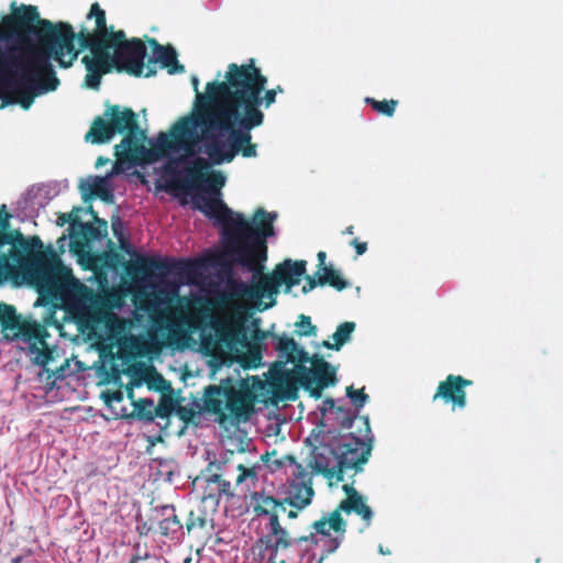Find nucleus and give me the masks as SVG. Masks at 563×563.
Instances as JSON below:
<instances>
[{
  "mask_svg": "<svg viewBox=\"0 0 563 563\" xmlns=\"http://www.w3.org/2000/svg\"><path fill=\"white\" fill-rule=\"evenodd\" d=\"M209 168L208 159L196 157L192 166L187 169L190 184H205V189L209 192L192 197V208L202 212L216 225H222L225 253L234 263L253 273L251 285L230 280L228 291L220 295L218 303L225 306L230 300L249 298L260 301V311L269 309L276 305V296L282 285L289 291L300 283L306 274L307 263L287 258L277 264L272 273L264 274V263L267 261L266 240L274 235L273 223L277 214L258 208L251 224L241 213H234L220 198L225 177L216 170L205 173Z\"/></svg>",
  "mask_w": 563,
  "mask_h": 563,
  "instance_id": "nucleus-1",
  "label": "nucleus"
},
{
  "mask_svg": "<svg viewBox=\"0 0 563 563\" xmlns=\"http://www.w3.org/2000/svg\"><path fill=\"white\" fill-rule=\"evenodd\" d=\"M336 420L342 429L355 431L336 432L322 431L314 433V430L307 438L312 446L310 466L316 473L321 474L329 485L344 481V475L352 471L349 476L351 482L342 486L346 497L340 501L334 510L321 517L311 525L309 534L318 540L317 534L330 537L332 530L336 536L327 541V554H331L341 545L346 532V521L342 512H355L362 518L366 527L373 519V511L365 503L364 497L355 489L354 476L364 470L373 449V435L367 416H358L351 409L336 407Z\"/></svg>",
  "mask_w": 563,
  "mask_h": 563,
  "instance_id": "nucleus-2",
  "label": "nucleus"
},
{
  "mask_svg": "<svg viewBox=\"0 0 563 563\" xmlns=\"http://www.w3.org/2000/svg\"><path fill=\"white\" fill-rule=\"evenodd\" d=\"M267 81L251 58L246 64H229L224 80L209 84L203 115L228 134L227 142L208 144L207 155L213 165L231 163L238 154L246 158L257 155L251 132L264 123L261 107L269 108L277 97L276 90L266 89Z\"/></svg>",
  "mask_w": 563,
  "mask_h": 563,
  "instance_id": "nucleus-3",
  "label": "nucleus"
},
{
  "mask_svg": "<svg viewBox=\"0 0 563 563\" xmlns=\"http://www.w3.org/2000/svg\"><path fill=\"white\" fill-rule=\"evenodd\" d=\"M11 218L3 205L0 209V280L12 274L16 266H24L32 260L40 292L60 299L79 324L92 325L119 306L114 292H97L86 286L53 251L47 257L42 252L40 236L25 238L19 229H11Z\"/></svg>",
  "mask_w": 563,
  "mask_h": 563,
  "instance_id": "nucleus-4",
  "label": "nucleus"
},
{
  "mask_svg": "<svg viewBox=\"0 0 563 563\" xmlns=\"http://www.w3.org/2000/svg\"><path fill=\"white\" fill-rule=\"evenodd\" d=\"M30 49L29 54H21V58L12 63L9 75L0 85V88L13 89V102L24 110L32 106L37 96L57 89L59 79L52 59L59 67L68 68L79 54L75 47V33L63 35L54 44Z\"/></svg>",
  "mask_w": 563,
  "mask_h": 563,
  "instance_id": "nucleus-5",
  "label": "nucleus"
},
{
  "mask_svg": "<svg viewBox=\"0 0 563 563\" xmlns=\"http://www.w3.org/2000/svg\"><path fill=\"white\" fill-rule=\"evenodd\" d=\"M12 12L2 16L0 25V54L4 56V65L11 66L21 54H29L30 47H44L56 43L65 34L75 33L68 22L54 23L42 19L34 5L21 4Z\"/></svg>",
  "mask_w": 563,
  "mask_h": 563,
  "instance_id": "nucleus-6",
  "label": "nucleus"
},
{
  "mask_svg": "<svg viewBox=\"0 0 563 563\" xmlns=\"http://www.w3.org/2000/svg\"><path fill=\"white\" fill-rule=\"evenodd\" d=\"M115 134H122L120 144L115 145L117 164L137 165L156 162L167 151L157 144L153 150L144 146L146 133L139 125L137 114L131 108L107 104L103 115L93 119L85 140L92 144L109 143Z\"/></svg>",
  "mask_w": 563,
  "mask_h": 563,
  "instance_id": "nucleus-7",
  "label": "nucleus"
},
{
  "mask_svg": "<svg viewBox=\"0 0 563 563\" xmlns=\"http://www.w3.org/2000/svg\"><path fill=\"white\" fill-rule=\"evenodd\" d=\"M250 499L254 515L258 518H268L265 532L255 543L262 563H287V552L295 544L318 545L319 540L313 534L292 538L290 532L282 526L279 515L286 512L284 499H277L264 492L252 493Z\"/></svg>",
  "mask_w": 563,
  "mask_h": 563,
  "instance_id": "nucleus-8",
  "label": "nucleus"
},
{
  "mask_svg": "<svg viewBox=\"0 0 563 563\" xmlns=\"http://www.w3.org/2000/svg\"><path fill=\"white\" fill-rule=\"evenodd\" d=\"M214 82H220L214 80ZM192 88L196 92L192 112L188 115L180 118L172 128L170 134L159 133L157 137V147L162 151H177L181 150L187 156H195L198 151V145L205 143V153L207 154L208 144L213 140H220L218 134L224 133L223 129L209 122L203 115V109L207 104L203 96L208 93L209 81L206 84L203 93L199 91V79L191 76Z\"/></svg>",
  "mask_w": 563,
  "mask_h": 563,
  "instance_id": "nucleus-9",
  "label": "nucleus"
},
{
  "mask_svg": "<svg viewBox=\"0 0 563 563\" xmlns=\"http://www.w3.org/2000/svg\"><path fill=\"white\" fill-rule=\"evenodd\" d=\"M256 395L246 382L239 386L233 378L221 379L205 389L203 402L208 412L217 416L220 426L245 422L254 411Z\"/></svg>",
  "mask_w": 563,
  "mask_h": 563,
  "instance_id": "nucleus-10",
  "label": "nucleus"
},
{
  "mask_svg": "<svg viewBox=\"0 0 563 563\" xmlns=\"http://www.w3.org/2000/svg\"><path fill=\"white\" fill-rule=\"evenodd\" d=\"M87 19H95L98 35L102 36L106 47L111 54L114 68L119 73H126L134 77L144 76L146 70V46L137 37L128 40L123 30L114 31L113 26H107L104 10L98 2L91 4Z\"/></svg>",
  "mask_w": 563,
  "mask_h": 563,
  "instance_id": "nucleus-11",
  "label": "nucleus"
},
{
  "mask_svg": "<svg viewBox=\"0 0 563 563\" xmlns=\"http://www.w3.org/2000/svg\"><path fill=\"white\" fill-rule=\"evenodd\" d=\"M0 327L4 340L22 339L29 343L27 354L33 363L46 366L53 360L45 341L48 336L46 328L35 321L22 319L14 306L0 303Z\"/></svg>",
  "mask_w": 563,
  "mask_h": 563,
  "instance_id": "nucleus-12",
  "label": "nucleus"
},
{
  "mask_svg": "<svg viewBox=\"0 0 563 563\" xmlns=\"http://www.w3.org/2000/svg\"><path fill=\"white\" fill-rule=\"evenodd\" d=\"M175 296L178 301V305L175 307L161 309V303L168 302L167 300L163 299L152 300L144 307V309L150 313V318L153 325L157 330L162 331L163 334L166 335L170 344L177 342L184 334L183 325H189V321L187 320L186 317L183 316V303L186 302V305L188 306L190 303V300L187 297H179L176 292Z\"/></svg>",
  "mask_w": 563,
  "mask_h": 563,
  "instance_id": "nucleus-13",
  "label": "nucleus"
},
{
  "mask_svg": "<svg viewBox=\"0 0 563 563\" xmlns=\"http://www.w3.org/2000/svg\"><path fill=\"white\" fill-rule=\"evenodd\" d=\"M280 464H288L292 468L290 472L291 479L286 497L284 498L285 505L296 508L297 510L305 509L311 504L314 495L311 473H309L302 464L297 462L294 455H285Z\"/></svg>",
  "mask_w": 563,
  "mask_h": 563,
  "instance_id": "nucleus-14",
  "label": "nucleus"
},
{
  "mask_svg": "<svg viewBox=\"0 0 563 563\" xmlns=\"http://www.w3.org/2000/svg\"><path fill=\"white\" fill-rule=\"evenodd\" d=\"M75 40L78 41L79 49H90L92 56H84L81 63L87 71H97L100 75L109 74L114 68L111 53L106 47L101 35H98L97 26L93 32L81 26L78 33H75Z\"/></svg>",
  "mask_w": 563,
  "mask_h": 563,
  "instance_id": "nucleus-15",
  "label": "nucleus"
},
{
  "mask_svg": "<svg viewBox=\"0 0 563 563\" xmlns=\"http://www.w3.org/2000/svg\"><path fill=\"white\" fill-rule=\"evenodd\" d=\"M312 367L310 369L301 367L298 376L300 386L309 391V395L319 399L322 390L336 382L335 369L321 355L314 354L308 361Z\"/></svg>",
  "mask_w": 563,
  "mask_h": 563,
  "instance_id": "nucleus-16",
  "label": "nucleus"
},
{
  "mask_svg": "<svg viewBox=\"0 0 563 563\" xmlns=\"http://www.w3.org/2000/svg\"><path fill=\"white\" fill-rule=\"evenodd\" d=\"M223 463L210 462L202 473L205 478V487L201 496V505L208 508L210 512H216L221 498L230 500L234 493L229 481L222 477L221 468Z\"/></svg>",
  "mask_w": 563,
  "mask_h": 563,
  "instance_id": "nucleus-17",
  "label": "nucleus"
},
{
  "mask_svg": "<svg viewBox=\"0 0 563 563\" xmlns=\"http://www.w3.org/2000/svg\"><path fill=\"white\" fill-rule=\"evenodd\" d=\"M196 269V264L190 261H170L168 258H157L153 256L140 257L129 268L131 275L148 277L157 273L159 276H167L172 273L190 276Z\"/></svg>",
  "mask_w": 563,
  "mask_h": 563,
  "instance_id": "nucleus-18",
  "label": "nucleus"
},
{
  "mask_svg": "<svg viewBox=\"0 0 563 563\" xmlns=\"http://www.w3.org/2000/svg\"><path fill=\"white\" fill-rule=\"evenodd\" d=\"M471 385H473L471 379L450 374L439 383L432 396V401L441 400L444 405H449L452 411L463 410L467 406L465 388Z\"/></svg>",
  "mask_w": 563,
  "mask_h": 563,
  "instance_id": "nucleus-19",
  "label": "nucleus"
},
{
  "mask_svg": "<svg viewBox=\"0 0 563 563\" xmlns=\"http://www.w3.org/2000/svg\"><path fill=\"white\" fill-rule=\"evenodd\" d=\"M153 47V56L146 62V70L144 77L148 78L156 74L157 64L166 68L170 75L183 73L185 67L178 62L177 53L172 46H163L156 40H150Z\"/></svg>",
  "mask_w": 563,
  "mask_h": 563,
  "instance_id": "nucleus-20",
  "label": "nucleus"
},
{
  "mask_svg": "<svg viewBox=\"0 0 563 563\" xmlns=\"http://www.w3.org/2000/svg\"><path fill=\"white\" fill-rule=\"evenodd\" d=\"M272 339L276 341L275 350L278 352V356L285 358L290 363H307L310 360L308 352L298 345L292 339L286 334H271Z\"/></svg>",
  "mask_w": 563,
  "mask_h": 563,
  "instance_id": "nucleus-21",
  "label": "nucleus"
},
{
  "mask_svg": "<svg viewBox=\"0 0 563 563\" xmlns=\"http://www.w3.org/2000/svg\"><path fill=\"white\" fill-rule=\"evenodd\" d=\"M79 188L85 198L87 196H95L106 202H111L113 199V195L108 188L107 179L103 177H96L92 181H82Z\"/></svg>",
  "mask_w": 563,
  "mask_h": 563,
  "instance_id": "nucleus-22",
  "label": "nucleus"
},
{
  "mask_svg": "<svg viewBox=\"0 0 563 563\" xmlns=\"http://www.w3.org/2000/svg\"><path fill=\"white\" fill-rule=\"evenodd\" d=\"M162 510L164 518L159 522L161 534L173 538L181 531L183 523L176 515L174 506H164Z\"/></svg>",
  "mask_w": 563,
  "mask_h": 563,
  "instance_id": "nucleus-23",
  "label": "nucleus"
},
{
  "mask_svg": "<svg viewBox=\"0 0 563 563\" xmlns=\"http://www.w3.org/2000/svg\"><path fill=\"white\" fill-rule=\"evenodd\" d=\"M216 335L220 342L225 343L230 346L236 343L242 332L241 322L228 321L223 323H217L214 327Z\"/></svg>",
  "mask_w": 563,
  "mask_h": 563,
  "instance_id": "nucleus-24",
  "label": "nucleus"
},
{
  "mask_svg": "<svg viewBox=\"0 0 563 563\" xmlns=\"http://www.w3.org/2000/svg\"><path fill=\"white\" fill-rule=\"evenodd\" d=\"M213 514L208 508L199 507L197 510H191L188 515L186 529L188 532L194 530H203L213 522Z\"/></svg>",
  "mask_w": 563,
  "mask_h": 563,
  "instance_id": "nucleus-25",
  "label": "nucleus"
},
{
  "mask_svg": "<svg viewBox=\"0 0 563 563\" xmlns=\"http://www.w3.org/2000/svg\"><path fill=\"white\" fill-rule=\"evenodd\" d=\"M88 210L93 216L97 223L95 224L90 222H79L82 235L87 241L100 240L101 238L107 235V221L99 219L97 217V213L93 211L92 207H89Z\"/></svg>",
  "mask_w": 563,
  "mask_h": 563,
  "instance_id": "nucleus-26",
  "label": "nucleus"
},
{
  "mask_svg": "<svg viewBox=\"0 0 563 563\" xmlns=\"http://www.w3.org/2000/svg\"><path fill=\"white\" fill-rule=\"evenodd\" d=\"M354 330L355 323L352 321H345L341 323L332 334L334 343L323 341L322 345L327 349L339 351L351 339Z\"/></svg>",
  "mask_w": 563,
  "mask_h": 563,
  "instance_id": "nucleus-27",
  "label": "nucleus"
},
{
  "mask_svg": "<svg viewBox=\"0 0 563 563\" xmlns=\"http://www.w3.org/2000/svg\"><path fill=\"white\" fill-rule=\"evenodd\" d=\"M323 274L319 275V286L329 285L341 291L349 286V283L342 278L340 273L331 265L322 269Z\"/></svg>",
  "mask_w": 563,
  "mask_h": 563,
  "instance_id": "nucleus-28",
  "label": "nucleus"
},
{
  "mask_svg": "<svg viewBox=\"0 0 563 563\" xmlns=\"http://www.w3.org/2000/svg\"><path fill=\"white\" fill-rule=\"evenodd\" d=\"M365 101L373 110L386 117H393L398 104V101L394 99L378 101L374 98H366Z\"/></svg>",
  "mask_w": 563,
  "mask_h": 563,
  "instance_id": "nucleus-29",
  "label": "nucleus"
},
{
  "mask_svg": "<svg viewBox=\"0 0 563 563\" xmlns=\"http://www.w3.org/2000/svg\"><path fill=\"white\" fill-rule=\"evenodd\" d=\"M129 563H167V561L163 556L151 553L147 550L142 551L140 545H137Z\"/></svg>",
  "mask_w": 563,
  "mask_h": 563,
  "instance_id": "nucleus-30",
  "label": "nucleus"
},
{
  "mask_svg": "<svg viewBox=\"0 0 563 563\" xmlns=\"http://www.w3.org/2000/svg\"><path fill=\"white\" fill-rule=\"evenodd\" d=\"M295 327L296 334L299 336H314L317 334V327L312 324L309 316L300 314Z\"/></svg>",
  "mask_w": 563,
  "mask_h": 563,
  "instance_id": "nucleus-31",
  "label": "nucleus"
},
{
  "mask_svg": "<svg viewBox=\"0 0 563 563\" xmlns=\"http://www.w3.org/2000/svg\"><path fill=\"white\" fill-rule=\"evenodd\" d=\"M346 396L351 399L352 404L360 410L368 401V395L365 394L364 388L354 389L353 386L346 387Z\"/></svg>",
  "mask_w": 563,
  "mask_h": 563,
  "instance_id": "nucleus-32",
  "label": "nucleus"
},
{
  "mask_svg": "<svg viewBox=\"0 0 563 563\" xmlns=\"http://www.w3.org/2000/svg\"><path fill=\"white\" fill-rule=\"evenodd\" d=\"M136 415L140 419L146 421H153V401L150 399H140L139 402L135 404Z\"/></svg>",
  "mask_w": 563,
  "mask_h": 563,
  "instance_id": "nucleus-33",
  "label": "nucleus"
},
{
  "mask_svg": "<svg viewBox=\"0 0 563 563\" xmlns=\"http://www.w3.org/2000/svg\"><path fill=\"white\" fill-rule=\"evenodd\" d=\"M176 412L179 419L185 422V424L192 422L197 416V411L190 406H178Z\"/></svg>",
  "mask_w": 563,
  "mask_h": 563,
  "instance_id": "nucleus-34",
  "label": "nucleus"
},
{
  "mask_svg": "<svg viewBox=\"0 0 563 563\" xmlns=\"http://www.w3.org/2000/svg\"><path fill=\"white\" fill-rule=\"evenodd\" d=\"M103 75L98 74L97 71H87L85 77V85L90 88L98 90L101 84V78Z\"/></svg>",
  "mask_w": 563,
  "mask_h": 563,
  "instance_id": "nucleus-35",
  "label": "nucleus"
},
{
  "mask_svg": "<svg viewBox=\"0 0 563 563\" xmlns=\"http://www.w3.org/2000/svg\"><path fill=\"white\" fill-rule=\"evenodd\" d=\"M236 468L240 472V474L238 475V477L235 479L236 485L242 484L249 477L256 478V472L254 468L245 467L243 464H239Z\"/></svg>",
  "mask_w": 563,
  "mask_h": 563,
  "instance_id": "nucleus-36",
  "label": "nucleus"
},
{
  "mask_svg": "<svg viewBox=\"0 0 563 563\" xmlns=\"http://www.w3.org/2000/svg\"><path fill=\"white\" fill-rule=\"evenodd\" d=\"M102 398L108 406H111L113 402H121L123 394L120 390H107L102 393Z\"/></svg>",
  "mask_w": 563,
  "mask_h": 563,
  "instance_id": "nucleus-37",
  "label": "nucleus"
},
{
  "mask_svg": "<svg viewBox=\"0 0 563 563\" xmlns=\"http://www.w3.org/2000/svg\"><path fill=\"white\" fill-rule=\"evenodd\" d=\"M172 413V408L166 405H158L157 407L153 406V415L155 418H161L164 420H168L169 416Z\"/></svg>",
  "mask_w": 563,
  "mask_h": 563,
  "instance_id": "nucleus-38",
  "label": "nucleus"
},
{
  "mask_svg": "<svg viewBox=\"0 0 563 563\" xmlns=\"http://www.w3.org/2000/svg\"><path fill=\"white\" fill-rule=\"evenodd\" d=\"M67 222H70L71 224H76L77 222L79 223L80 221H79L78 217L73 216V213H60L57 219V224L62 227Z\"/></svg>",
  "mask_w": 563,
  "mask_h": 563,
  "instance_id": "nucleus-39",
  "label": "nucleus"
},
{
  "mask_svg": "<svg viewBox=\"0 0 563 563\" xmlns=\"http://www.w3.org/2000/svg\"><path fill=\"white\" fill-rule=\"evenodd\" d=\"M168 188L173 190H184L189 186V181L187 179L180 180V179H172L168 181Z\"/></svg>",
  "mask_w": 563,
  "mask_h": 563,
  "instance_id": "nucleus-40",
  "label": "nucleus"
},
{
  "mask_svg": "<svg viewBox=\"0 0 563 563\" xmlns=\"http://www.w3.org/2000/svg\"><path fill=\"white\" fill-rule=\"evenodd\" d=\"M112 230H113L114 235L119 239V241L123 245L125 241H124L123 233H122V222L119 218L115 221H112Z\"/></svg>",
  "mask_w": 563,
  "mask_h": 563,
  "instance_id": "nucleus-41",
  "label": "nucleus"
},
{
  "mask_svg": "<svg viewBox=\"0 0 563 563\" xmlns=\"http://www.w3.org/2000/svg\"><path fill=\"white\" fill-rule=\"evenodd\" d=\"M319 285V278L314 279L311 276L306 277V284L302 286V292L307 294L313 290Z\"/></svg>",
  "mask_w": 563,
  "mask_h": 563,
  "instance_id": "nucleus-42",
  "label": "nucleus"
},
{
  "mask_svg": "<svg viewBox=\"0 0 563 563\" xmlns=\"http://www.w3.org/2000/svg\"><path fill=\"white\" fill-rule=\"evenodd\" d=\"M351 245L354 246L355 251H356V255H363L366 251H367V243L366 242H361L358 241V239H353L351 241Z\"/></svg>",
  "mask_w": 563,
  "mask_h": 563,
  "instance_id": "nucleus-43",
  "label": "nucleus"
},
{
  "mask_svg": "<svg viewBox=\"0 0 563 563\" xmlns=\"http://www.w3.org/2000/svg\"><path fill=\"white\" fill-rule=\"evenodd\" d=\"M317 257H318V262H319L318 263V268H319L318 273H319L320 271L324 269V267H328L325 265V257H327L325 252L320 251L318 253Z\"/></svg>",
  "mask_w": 563,
  "mask_h": 563,
  "instance_id": "nucleus-44",
  "label": "nucleus"
},
{
  "mask_svg": "<svg viewBox=\"0 0 563 563\" xmlns=\"http://www.w3.org/2000/svg\"><path fill=\"white\" fill-rule=\"evenodd\" d=\"M298 511H299V510H297L296 508H292V507H291V509H289V510L287 511V517H288L289 519H296V518L298 517Z\"/></svg>",
  "mask_w": 563,
  "mask_h": 563,
  "instance_id": "nucleus-45",
  "label": "nucleus"
},
{
  "mask_svg": "<svg viewBox=\"0 0 563 563\" xmlns=\"http://www.w3.org/2000/svg\"><path fill=\"white\" fill-rule=\"evenodd\" d=\"M324 405L329 407V409L335 408V401L332 398H327L324 400Z\"/></svg>",
  "mask_w": 563,
  "mask_h": 563,
  "instance_id": "nucleus-46",
  "label": "nucleus"
},
{
  "mask_svg": "<svg viewBox=\"0 0 563 563\" xmlns=\"http://www.w3.org/2000/svg\"><path fill=\"white\" fill-rule=\"evenodd\" d=\"M295 397H296L295 390H287L285 394L286 399L292 400V399H295Z\"/></svg>",
  "mask_w": 563,
  "mask_h": 563,
  "instance_id": "nucleus-47",
  "label": "nucleus"
},
{
  "mask_svg": "<svg viewBox=\"0 0 563 563\" xmlns=\"http://www.w3.org/2000/svg\"><path fill=\"white\" fill-rule=\"evenodd\" d=\"M108 162L107 158H103L102 156H99L96 162V166L99 167Z\"/></svg>",
  "mask_w": 563,
  "mask_h": 563,
  "instance_id": "nucleus-48",
  "label": "nucleus"
},
{
  "mask_svg": "<svg viewBox=\"0 0 563 563\" xmlns=\"http://www.w3.org/2000/svg\"><path fill=\"white\" fill-rule=\"evenodd\" d=\"M344 234H349V235H352L354 233V227L353 225H349L344 231H343Z\"/></svg>",
  "mask_w": 563,
  "mask_h": 563,
  "instance_id": "nucleus-49",
  "label": "nucleus"
},
{
  "mask_svg": "<svg viewBox=\"0 0 563 563\" xmlns=\"http://www.w3.org/2000/svg\"><path fill=\"white\" fill-rule=\"evenodd\" d=\"M272 90H276V95L284 92V88L280 85H277L275 88H272Z\"/></svg>",
  "mask_w": 563,
  "mask_h": 563,
  "instance_id": "nucleus-50",
  "label": "nucleus"
},
{
  "mask_svg": "<svg viewBox=\"0 0 563 563\" xmlns=\"http://www.w3.org/2000/svg\"><path fill=\"white\" fill-rule=\"evenodd\" d=\"M143 530H146L145 533L150 532V529H146L145 525L143 526Z\"/></svg>",
  "mask_w": 563,
  "mask_h": 563,
  "instance_id": "nucleus-51",
  "label": "nucleus"
},
{
  "mask_svg": "<svg viewBox=\"0 0 563 563\" xmlns=\"http://www.w3.org/2000/svg\"><path fill=\"white\" fill-rule=\"evenodd\" d=\"M143 530H146L145 533L150 532V529H146L145 525L143 526Z\"/></svg>",
  "mask_w": 563,
  "mask_h": 563,
  "instance_id": "nucleus-52",
  "label": "nucleus"
},
{
  "mask_svg": "<svg viewBox=\"0 0 563 563\" xmlns=\"http://www.w3.org/2000/svg\"><path fill=\"white\" fill-rule=\"evenodd\" d=\"M8 103V101H4L2 104H1V108H4V106Z\"/></svg>",
  "mask_w": 563,
  "mask_h": 563,
  "instance_id": "nucleus-53",
  "label": "nucleus"
},
{
  "mask_svg": "<svg viewBox=\"0 0 563 563\" xmlns=\"http://www.w3.org/2000/svg\"><path fill=\"white\" fill-rule=\"evenodd\" d=\"M190 560H191L190 558L186 559V560H185V563H189V562H190Z\"/></svg>",
  "mask_w": 563,
  "mask_h": 563,
  "instance_id": "nucleus-54",
  "label": "nucleus"
}]
</instances>
